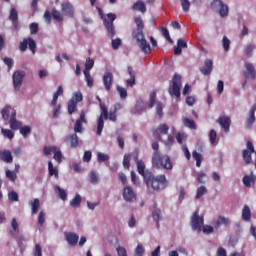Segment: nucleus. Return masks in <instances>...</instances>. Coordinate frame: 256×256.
Masks as SVG:
<instances>
[{
    "label": "nucleus",
    "instance_id": "f257e3e1",
    "mask_svg": "<svg viewBox=\"0 0 256 256\" xmlns=\"http://www.w3.org/2000/svg\"><path fill=\"white\" fill-rule=\"evenodd\" d=\"M134 23L136 28L132 30V39L136 41L142 53L149 55V53H151V45H149V42L145 39V22L141 16H136L134 17Z\"/></svg>",
    "mask_w": 256,
    "mask_h": 256
},
{
    "label": "nucleus",
    "instance_id": "f03ea898",
    "mask_svg": "<svg viewBox=\"0 0 256 256\" xmlns=\"http://www.w3.org/2000/svg\"><path fill=\"white\" fill-rule=\"evenodd\" d=\"M152 149L154 151L152 155L153 167H156L157 169L163 167V169L171 171V169H173V162H171L169 155H162L161 152H159V142H153Z\"/></svg>",
    "mask_w": 256,
    "mask_h": 256
},
{
    "label": "nucleus",
    "instance_id": "7ed1b4c3",
    "mask_svg": "<svg viewBox=\"0 0 256 256\" xmlns=\"http://www.w3.org/2000/svg\"><path fill=\"white\" fill-rule=\"evenodd\" d=\"M144 183L147 189H151L152 191H162V189H165L167 185H169V180H167L165 174L155 176L152 173L150 178L146 179Z\"/></svg>",
    "mask_w": 256,
    "mask_h": 256
},
{
    "label": "nucleus",
    "instance_id": "20e7f679",
    "mask_svg": "<svg viewBox=\"0 0 256 256\" xmlns=\"http://www.w3.org/2000/svg\"><path fill=\"white\" fill-rule=\"evenodd\" d=\"M181 75L174 74L172 80L170 81V85L168 88V93L171 97H175L176 99H180L181 97Z\"/></svg>",
    "mask_w": 256,
    "mask_h": 256
},
{
    "label": "nucleus",
    "instance_id": "39448f33",
    "mask_svg": "<svg viewBox=\"0 0 256 256\" xmlns=\"http://www.w3.org/2000/svg\"><path fill=\"white\" fill-rule=\"evenodd\" d=\"M100 109H101V114L98 117V122H97V135H101L103 133V128L105 127V120L104 119H109V110H107V106L105 104H100Z\"/></svg>",
    "mask_w": 256,
    "mask_h": 256
},
{
    "label": "nucleus",
    "instance_id": "423d86ee",
    "mask_svg": "<svg viewBox=\"0 0 256 256\" xmlns=\"http://www.w3.org/2000/svg\"><path fill=\"white\" fill-rule=\"evenodd\" d=\"M107 18L109 20L105 19L103 23H104L105 29L107 30L108 37H115L116 32H115V26L113 25V21L117 19V15L113 13H108Z\"/></svg>",
    "mask_w": 256,
    "mask_h": 256
},
{
    "label": "nucleus",
    "instance_id": "0eeeda50",
    "mask_svg": "<svg viewBox=\"0 0 256 256\" xmlns=\"http://www.w3.org/2000/svg\"><path fill=\"white\" fill-rule=\"evenodd\" d=\"M27 47H29L30 51L35 55L37 51V43L33 38H25L22 42H20L19 49L22 53H25L27 51Z\"/></svg>",
    "mask_w": 256,
    "mask_h": 256
},
{
    "label": "nucleus",
    "instance_id": "6e6552de",
    "mask_svg": "<svg viewBox=\"0 0 256 256\" xmlns=\"http://www.w3.org/2000/svg\"><path fill=\"white\" fill-rule=\"evenodd\" d=\"M13 87L15 91H20L21 86L23 85V79H25V71L17 70L13 73Z\"/></svg>",
    "mask_w": 256,
    "mask_h": 256
},
{
    "label": "nucleus",
    "instance_id": "1a4fd4ad",
    "mask_svg": "<svg viewBox=\"0 0 256 256\" xmlns=\"http://www.w3.org/2000/svg\"><path fill=\"white\" fill-rule=\"evenodd\" d=\"M204 219L199 216V212H194L191 217V225L193 231L201 232V227H203Z\"/></svg>",
    "mask_w": 256,
    "mask_h": 256
},
{
    "label": "nucleus",
    "instance_id": "9d476101",
    "mask_svg": "<svg viewBox=\"0 0 256 256\" xmlns=\"http://www.w3.org/2000/svg\"><path fill=\"white\" fill-rule=\"evenodd\" d=\"M212 9H217V7H220L219 9V15L220 17H227L229 15V6L226 4H223V1L221 0H213L211 3Z\"/></svg>",
    "mask_w": 256,
    "mask_h": 256
},
{
    "label": "nucleus",
    "instance_id": "9b49d317",
    "mask_svg": "<svg viewBox=\"0 0 256 256\" xmlns=\"http://www.w3.org/2000/svg\"><path fill=\"white\" fill-rule=\"evenodd\" d=\"M136 165H137V171H138L139 175H141L143 177L144 182L146 181V179L151 178V174L153 172L145 169V162H143L142 160H137Z\"/></svg>",
    "mask_w": 256,
    "mask_h": 256
},
{
    "label": "nucleus",
    "instance_id": "f8f14e48",
    "mask_svg": "<svg viewBox=\"0 0 256 256\" xmlns=\"http://www.w3.org/2000/svg\"><path fill=\"white\" fill-rule=\"evenodd\" d=\"M123 197L124 200L128 203H133V201H137V194L135 190L131 186H125L123 189Z\"/></svg>",
    "mask_w": 256,
    "mask_h": 256
},
{
    "label": "nucleus",
    "instance_id": "ddd939ff",
    "mask_svg": "<svg viewBox=\"0 0 256 256\" xmlns=\"http://www.w3.org/2000/svg\"><path fill=\"white\" fill-rule=\"evenodd\" d=\"M83 123H87V118H85V111H81L80 118L76 120L75 126H74V132L77 133H83Z\"/></svg>",
    "mask_w": 256,
    "mask_h": 256
},
{
    "label": "nucleus",
    "instance_id": "4468645a",
    "mask_svg": "<svg viewBox=\"0 0 256 256\" xmlns=\"http://www.w3.org/2000/svg\"><path fill=\"white\" fill-rule=\"evenodd\" d=\"M62 13L65 14L66 17H74L75 15V8L73 7V4L69 2H64L61 4Z\"/></svg>",
    "mask_w": 256,
    "mask_h": 256
},
{
    "label": "nucleus",
    "instance_id": "2eb2a0df",
    "mask_svg": "<svg viewBox=\"0 0 256 256\" xmlns=\"http://www.w3.org/2000/svg\"><path fill=\"white\" fill-rule=\"evenodd\" d=\"M212 225L215 227V229H219L221 225L228 227V225H231V220L225 216H218V218L213 221Z\"/></svg>",
    "mask_w": 256,
    "mask_h": 256
},
{
    "label": "nucleus",
    "instance_id": "dca6fc26",
    "mask_svg": "<svg viewBox=\"0 0 256 256\" xmlns=\"http://www.w3.org/2000/svg\"><path fill=\"white\" fill-rule=\"evenodd\" d=\"M245 69L247 70V72L243 73L245 79H249V78L255 79L256 78V70H255V66H253V64L246 62Z\"/></svg>",
    "mask_w": 256,
    "mask_h": 256
},
{
    "label": "nucleus",
    "instance_id": "f3484780",
    "mask_svg": "<svg viewBox=\"0 0 256 256\" xmlns=\"http://www.w3.org/2000/svg\"><path fill=\"white\" fill-rule=\"evenodd\" d=\"M103 85L106 91H111V87H113V73L105 72L103 75Z\"/></svg>",
    "mask_w": 256,
    "mask_h": 256
},
{
    "label": "nucleus",
    "instance_id": "a211bd4d",
    "mask_svg": "<svg viewBox=\"0 0 256 256\" xmlns=\"http://www.w3.org/2000/svg\"><path fill=\"white\" fill-rule=\"evenodd\" d=\"M217 123H219V125L223 127L225 133H229V129L231 127V118L227 116H220L217 119Z\"/></svg>",
    "mask_w": 256,
    "mask_h": 256
},
{
    "label": "nucleus",
    "instance_id": "6ab92c4d",
    "mask_svg": "<svg viewBox=\"0 0 256 256\" xmlns=\"http://www.w3.org/2000/svg\"><path fill=\"white\" fill-rule=\"evenodd\" d=\"M65 143L70 145L72 149H77V147H79V137L76 133L71 134L65 138Z\"/></svg>",
    "mask_w": 256,
    "mask_h": 256
},
{
    "label": "nucleus",
    "instance_id": "aec40b11",
    "mask_svg": "<svg viewBox=\"0 0 256 256\" xmlns=\"http://www.w3.org/2000/svg\"><path fill=\"white\" fill-rule=\"evenodd\" d=\"M211 71H213V60L206 59L205 65L200 68V72L202 73V75H211Z\"/></svg>",
    "mask_w": 256,
    "mask_h": 256
},
{
    "label": "nucleus",
    "instance_id": "412c9836",
    "mask_svg": "<svg viewBox=\"0 0 256 256\" xmlns=\"http://www.w3.org/2000/svg\"><path fill=\"white\" fill-rule=\"evenodd\" d=\"M255 111H256V106L253 105L252 108L249 111V115L246 119V127L247 129H250V127L253 126V123H255Z\"/></svg>",
    "mask_w": 256,
    "mask_h": 256
},
{
    "label": "nucleus",
    "instance_id": "4be33fe9",
    "mask_svg": "<svg viewBox=\"0 0 256 256\" xmlns=\"http://www.w3.org/2000/svg\"><path fill=\"white\" fill-rule=\"evenodd\" d=\"M10 128L13 131H17L18 129H21V122L17 121V112H13L12 117H10L9 121Z\"/></svg>",
    "mask_w": 256,
    "mask_h": 256
},
{
    "label": "nucleus",
    "instance_id": "5701e85b",
    "mask_svg": "<svg viewBox=\"0 0 256 256\" xmlns=\"http://www.w3.org/2000/svg\"><path fill=\"white\" fill-rule=\"evenodd\" d=\"M66 241L71 247H75V245L79 243V235L76 233H68L66 234Z\"/></svg>",
    "mask_w": 256,
    "mask_h": 256
},
{
    "label": "nucleus",
    "instance_id": "b1692460",
    "mask_svg": "<svg viewBox=\"0 0 256 256\" xmlns=\"http://www.w3.org/2000/svg\"><path fill=\"white\" fill-rule=\"evenodd\" d=\"M13 112L14 113H17L13 107L11 106H5L3 109H2V117L4 119V121H9V117H13Z\"/></svg>",
    "mask_w": 256,
    "mask_h": 256
},
{
    "label": "nucleus",
    "instance_id": "393cba45",
    "mask_svg": "<svg viewBox=\"0 0 256 256\" xmlns=\"http://www.w3.org/2000/svg\"><path fill=\"white\" fill-rule=\"evenodd\" d=\"M132 11H140V13H147V6L142 0L136 1L132 6Z\"/></svg>",
    "mask_w": 256,
    "mask_h": 256
},
{
    "label": "nucleus",
    "instance_id": "a878e982",
    "mask_svg": "<svg viewBox=\"0 0 256 256\" xmlns=\"http://www.w3.org/2000/svg\"><path fill=\"white\" fill-rule=\"evenodd\" d=\"M0 158L4 163H13V155L9 150L0 151Z\"/></svg>",
    "mask_w": 256,
    "mask_h": 256
},
{
    "label": "nucleus",
    "instance_id": "bb28decb",
    "mask_svg": "<svg viewBox=\"0 0 256 256\" xmlns=\"http://www.w3.org/2000/svg\"><path fill=\"white\" fill-rule=\"evenodd\" d=\"M31 205V215H37L39 213V207H41V202L38 198H35L34 201L30 202Z\"/></svg>",
    "mask_w": 256,
    "mask_h": 256
},
{
    "label": "nucleus",
    "instance_id": "cd10ccee",
    "mask_svg": "<svg viewBox=\"0 0 256 256\" xmlns=\"http://www.w3.org/2000/svg\"><path fill=\"white\" fill-rule=\"evenodd\" d=\"M48 173L50 177H55V179H59V170L57 168L53 167V162H48Z\"/></svg>",
    "mask_w": 256,
    "mask_h": 256
},
{
    "label": "nucleus",
    "instance_id": "c85d7f7f",
    "mask_svg": "<svg viewBox=\"0 0 256 256\" xmlns=\"http://www.w3.org/2000/svg\"><path fill=\"white\" fill-rule=\"evenodd\" d=\"M19 233V223L17 222L16 218H13L11 221V230H10V235L12 237H15Z\"/></svg>",
    "mask_w": 256,
    "mask_h": 256
},
{
    "label": "nucleus",
    "instance_id": "c756f323",
    "mask_svg": "<svg viewBox=\"0 0 256 256\" xmlns=\"http://www.w3.org/2000/svg\"><path fill=\"white\" fill-rule=\"evenodd\" d=\"M242 219L243 221H251V208L247 205H244L242 209Z\"/></svg>",
    "mask_w": 256,
    "mask_h": 256
},
{
    "label": "nucleus",
    "instance_id": "7c9ffc66",
    "mask_svg": "<svg viewBox=\"0 0 256 256\" xmlns=\"http://www.w3.org/2000/svg\"><path fill=\"white\" fill-rule=\"evenodd\" d=\"M60 95H63V87L59 86L57 91L53 95V99L51 101V105L55 107L57 105V100L59 99Z\"/></svg>",
    "mask_w": 256,
    "mask_h": 256
},
{
    "label": "nucleus",
    "instance_id": "2f4dec72",
    "mask_svg": "<svg viewBox=\"0 0 256 256\" xmlns=\"http://www.w3.org/2000/svg\"><path fill=\"white\" fill-rule=\"evenodd\" d=\"M77 111V102L75 99H71L68 101V113L69 115H73L74 112Z\"/></svg>",
    "mask_w": 256,
    "mask_h": 256
},
{
    "label": "nucleus",
    "instance_id": "473e14b6",
    "mask_svg": "<svg viewBox=\"0 0 256 256\" xmlns=\"http://www.w3.org/2000/svg\"><path fill=\"white\" fill-rule=\"evenodd\" d=\"M192 156H193V159H195L196 161V166L201 167V163H203V156L201 155V153L194 150L192 152Z\"/></svg>",
    "mask_w": 256,
    "mask_h": 256
},
{
    "label": "nucleus",
    "instance_id": "72a5a7b5",
    "mask_svg": "<svg viewBox=\"0 0 256 256\" xmlns=\"http://www.w3.org/2000/svg\"><path fill=\"white\" fill-rule=\"evenodd\" d=\"M52 17L55 21H58V23H63V15H61V12L56 8L52 9Z\"/></svg>",
    "mask_w": 256,
    "mask_h": 256
},
{
    "label": "nucleus",
    "instance_id": "f704fd0d",
    "mask_svg": "<svg viewBox=\"0 0 256 256\" xmlns=\"http://www.w3.org/2000/svg\"><path fill=\"white\" fill-rule=\"evenodd\" d=\"M256 49V45L254 44H247L244 48V53L248 57H253V50Z\"/></svg>",
    "mask_w": 256,
    "mask_h": 256
},
{
    "label": "nucleus",
    "instance_id": "c9c22d12",
    "mask_svg": "<svg viewBox=\"0 0 256 256\" xmlns=\"http://www.w3.org/2000/svg\"><path fill=\"white\" fill-rule=\"evenodd\" d=\"M152 218L156 222V225L159 229V220L161 219V210L156 209L152 212Z\"/></svg>",
    "mask_w": 256,
    "mask_h": 256
},
{
    "label": "nucleus",
    "instance_id": "e433bc0d",
    "mask_svg": "<svg viewBox=\"0 0 256 256\" xmlns=\"http://www.w3.org/2000/svg\"><path fill=\"white\" fill-rule=\"evenodd\" d=\"M253 152L249 151V150H243V160L244 162L249 165V163H251L252 161V155Z\"/></svg>",
    "mask_w": 256,
    "mask_h": 256
},
{
    "label": "nucleus",
    "instance_id": "4c0bfd02",
    "mask_svg": "<svg viewBox=\"0 0 256 256\" xmlns=\"http://www.w3.org/2000/svg\"><path fill=\"white\" fill-rule=\"evenodd\" d=\"M85 81L88 87H93V77H91V73L89 71H83Z\"/></svg>",
    "mask_w": 256,
    "mask_h": 256
},
{
    "label": "nucleus",
    "instance_id": "58836bf2",
    "mask_svg": "<svg viewBox=\"0 0 256 256\" xmlns=\"http://www.w3.org/2000/svg\"><path fill=\"white\" fill-rule=\"evenodd\" d=\"M123 167L124 169H129L131 167V154H125L123 157Z\"/></svg>",
    "mask_w": 256,
    "mask_h": 256
},
{
    "label": "nucleus",
    "instance_id": "ea45409f",
    "mask_svg": "<svg viewBox=\"0 0 256 256\" xmlns=\"http://www.w3.org/2000/svg\"><path fill=\"white\" fill-rule=\"evenodd\" d=\"M203 195H207V187L200 186L197 188L196 199H201Z\"/></svg>",
    "mask_w": 256,
    "mask_h": 256
},
{
    "label": "nucleus",
    "instance_id": "a19ab883",
    "mask_svg": "<svg viewBox=\"0 0 256 256\" xmlns=\"http://www.w3.org/2000/svg\"><path fill=\"white\" fill-rule=\"evenodd\" d=\"M90 177V183H92V185H97V183H99V175L97 174V172L92 171L89 174Z\"/></svg>",
    "mask_w": 256,
    "mask_h": 256
},
{
    "label": "nucleus",
    "instance_id": "79ce46f5",
    "mask_svg": "<svg viewBox=\"0 0 256 256\" xmlns=\"http://www.w3.org/2000/svg\"><path fill=\"white\" fill-rule=\"evenodd\" d=\"M71 207H79L81 205V195L76 194L75 197L70 201Z\"/></svg>",
    "mask_w": 256,
    "mask_h": 256
},
{
    "label": "nucleus",
    "instance_id": "37998d69",
    "mask_svg": "<svg viewBox=\"0 0 256 256\" xmlns=\"http://www.w3.org/2000/svg\"><path fill=\"white\" fill-rule=\"evenodd\" d=\"M183 123L185 127H188L189 129H197V126L195 125V121L189 119V118H184Z\"/></svg>",
    "mask_w": 256,
    "mask_h": 256
},
{
    "label": "nucleus",
    "instance_id": "c03bdc74",
    "mask_svg": "<svg viewBox=\"0 0 256 256\" xmlns=\"http://www.w3.org/2000/svg\"><path fill=\"white\" fill-rule=\"evenodd\" d=\"M9 20L10 21H19V13L17 12V9L11 8Z\"/></svg>",
    "mask_w": 256,
    "mask_h": 256
},
{
    "label": "nucleus",
    "instance_id": "a18cd8bd",
    "mask_svg": "<svg viewBox=\"0 0 256 256\" xmlns=\"http://www.w3.org/2000/svg\"><path fill=\"white\" fill-rule=\"evenodd\" d=\"M94 66H95V60L91 58H87L84 71H91V69H93Z\"/></svg>",
    "mask_w": 256,
    "mask_h": 256
},
{
    "label": "nucleus",
    "instance_id": "49530a36",
    "mask_svg": "<svg viewBox=\"0 0 256 256\" xmlns=\"http://www.w3.org/2000/svg\"><path fill=\"white\" fill-rule=\"evenodd\" d=\"M222 45H223L224 51H226V52L229 51V49L231 47V40H229V38H227V36H223Z\"/></svg>",
    "mask_w": 256,
    "mask_h": 256
},
{
    "label": "nucleus",
    "instance_id": "de8ad7c7",
    "mask_svg": "<svg viewBox=\"0 0 256 256\" xmlns=\"http://www.w3.org/2000/svg\"><path fill=\"white\" fill-rule=\"evenodd\" d=\"M207 179H208V177H207L206 173H204V172L198 173V176H197L198 183H201L203 185V184L207 183Z\"/></svg>",
    "mask_w": 256,
    "mask_h": 256
},
{
    "label": "nucleus",
    "instance_id": "09e8293b",
    "mask_svg": "<svg viewBox=\"0 0 256 256\" xmlns=\"http://www.w3.org/2000/svg\"><path fill=\"white\" fill-rule=\"evenodd\" d=\"M31 35H37L39 33V24L33 22L29 25Z\"/></svg>",
    "mask_w": 256,
    "mask_h": 256
},
{
    "label": "nucleus",
    "instance_id": "8fccbe9b",
    "mask_svg": "<svg viewBox=\"0 0 256 256\" xmlns=\"http://www.w3.org/2000/svg\"><path fill=\"white\" fill-rule=\"evenodd\" d=\"M57 151V146H45L43 148L44 155H51V153H55Z\"/></svg>",
    "mask_w": 256,
    "mask_h": 256
},
{
    "label": "nucleus",
    "instance_id": "3c124183",
    "mask_svg": "<svg viewBox=\"0 0 256 256\" xmlns=\"http://www.w3.org/2000/svg\"><path fill=\"white\" fill-rule=\"evenodd\" d=\"M20 133L22 135V137H27V135L31 134V127L30 126H20Z\"/></svg>",
    "mask_w": 256,
    "mask_h": 256
},
{
    "label": "nucleus",
    "instance_id": "603ef678",
    "mask_svg": "<svg viewBox=\"0 0 256 256\" xmlns=\"http://www.w3.org/2000/svg\"><path fill=\"white\" fill-rule=\"evenodd\" d=\"M157 98V92L154 91L150 94V100L148 103V107L149 109H153L154 105H155V99Z\"/></svg>",
    "mask_w": 256,
    "mask_h": 256
},
{
    "label": "nucleus",
    "instance_id": "864d4df0",
    "mask_svg": "<svg viewBox=\"0 0 256 256\" xmlns=\"http://www.w3.org/2000/svg\"><path fill=\"white\" fill-rule=\"evenodd\" d=\"M1 132L4 137H7V139H13V137H15L13 131L9 129L2 128Z\"/></svg>",
    "mask_w": 256,
    "mask_h": 256
},
{
    "label": "nucleus",
    "instance_id": "5fc2aeb1",
    "mask_svg": "<svg viewBox=\"0 0 256 256\" xmlns=\"http://www.w3.org/2000/svg\"><path fill=\"white\" fill-rule=\"evenodd\" d=\"M8 199L12 203H15V202L19 201V194H17V192H15V191H12V192L8 193Z\"/></svg>",
    "mask_w": 256,
    "mask_h": 256
},
{
    "label": "nucleus",
    "instance_id": "6e6d98bb",
    "mask_svg": "<svg viewBox=\"0 0 256 256\" xmlns=\"http://www.w3.org/2000/svg\"><path fill=\"white\" fill-rule=\"evenodd\" d=\"M156 115H158L159 119L163 117V103L161 102L156 103Z\"/></svg>",
    "mask_w": 256,
    "mask_h": 256
},
{
    "label": "nucleus",
    "instance_id": "4d7b16f0",
    "mask_svg": "<svg viewBox=\"0 0 256 256\" xmlns=\"http://www.w3.org/2000/svg\"><path fill=\"white\" fill-rule=\"evenodd\" d=\"M45 211H40L39 216H38V225L40 227H43V225H45Z\"/></svg>",
    "mask_w": 256,
    "mask_h": 256
},
{
    "label": "nucleus",
    "instance_id": "13d9d810",
    "mask_svg": "<svg viewBox=\"0 0 256 256\" xmlns=\"http://www.w3.org/2000/svg\"><path fill=\"white\" fill-rule=\"evenodd\" d=\"M97 159L99 163H105V161H109V155L98 152Z\"/></svg>",
    "mask_w": 256,
    "mask_h": 256
},
{
    "label": "nucleus",
    "instance_id": "bf43d9fd",
    "mask_svg": "<svg viewBox=\"0 0 256 256\" xmlns=\"http://www.w3.org/2000/svg\"><path fill=\"white\" fill-rule=\"evenodd\" d=\"M158 131L159 133H162V135H167V133H169V127L167 124H160L158 126Z\"/></svg>",
    "mask_w": 256,
    "mask_h": 256
},
{
    "label": "nucleus",
    "instance_id": "052dcab7",
    "mask_svg": "<svg viewBox=\"0 0 256 256\" xmlns=\"http://www.w3.org/2000/svg\"><path fill=\"white\" fill-rule=\"evenodd\" d=\"M144 253H145V248H143V246L139 244L134 251V256H143Z\"/></svg>",
    "mask_w": 256,
    "mask_h": 256
},
{
    "label": "nucleus",
    "instance_id": "680f3d73",
    "mask_svg": "<svg viewBox=\"0 0 256 256\" xmlns=\"http://www.w3.org/2000/svg\"><path fill=\"white\" fill-rule=\"evenodd\" d=\"M117 91L121 99H127V90L121 86H117Z\"/></svg>",
    "mask_w": 256,
    "mask_h": 256
},
{
    "label": "nucleus",
    "instance_id": "e2e57ef3",
    "mask_svg": "<svg viewBox=\"0 0 256 256\" xmlns=\"http://www.w3.org/2000/svg\"><path fill=\"white\" fill-rule=\"evenodd\" d=\"M6 177L7 179H10V181H16L17 180V174L11 170L6 171Z\"/></svg>",
    "mask_w": 256,
    "mask_h": 256
},
{
    "label": "nucleus",
    "instance_id": "0e129e2a",
    "mask_svg": "<svg viewBox=\"0 0 256 256\" xmlns=\"http://www.w3.org/2000/svg\"><path fill=\"white\" fill-rule=\"evenodd\" d=\"M135 110L136 111H143V110H145V102H143V100H138L136 102Z\"/></svg>",
    "mask_w": 256,
    "mask_h": 256
},
{
    "label": "nucleus",
    "instance_id": "69168bd1",
    "mask_svg": "<svg viewBox=\"0 0 256 256\" xmlns=\"http://www.w3.org/2000/svg\"><path fill=\"white\" fill-rule=\"evenodd\" d=\"M33 256H43L41 245L36 244L35 249L33 251Z\"/></svg>",
    "mask_w": 256,
    "mask_h": 256
},
{
    "label": "nucleus",
    "instance_id": "338daca9",
    "mask_svg": "<svg viewBox=\"0 0 256 256\" xmlns=\"http://www.w3.org/2000/svg\"><path fill=\"white\" fill-rule=\"evenodd\" d=\"M119 47H121V38L112 39V48L117 50Z\"/></svg>",
    "mask_w": 256,
    "mask_h": 256
},
{
    "label": "nucleus",
    "instance_id": "774afa93",
    "mask_svg": "<svg viewBox=\"0 0 256 256\" xmlns=\"http://www.w3.org/2000/svg\"><path fill=\"white\" fill-rule=\"evenodd\" d=\"M116 251L118 256H127V250L123 246H118Z\"/></svg>",
    "mask_w": 256,
    "mask_h": 256
}]
</instances>
